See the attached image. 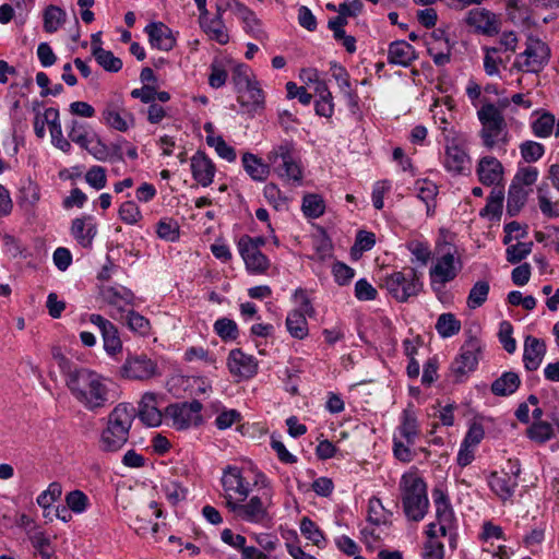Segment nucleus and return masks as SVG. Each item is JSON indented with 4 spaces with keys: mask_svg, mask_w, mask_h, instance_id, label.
<instances>
[{
    "mask_svg": "<svg viewBox=\"0 0 559 559\" xmlns=\"http://www.w3.org/2000/svg\"><path fill=\"white\" fill-rule=\"evenodd\" d=\"M550 48L537 37L530 36L525 50L519 53L514 61V68L526 73H538L548 63Z\"/></svg>",
    "mask_w": 559,
    "mask_h": 559,
    "instance_id": "obj_9",
    "label": "nucleus"
},
{
    "mask_svg": "<svg viewBox=\"0 0 559 559\" xmlns=\"http://www.w3.org/2000/svg\"><path fill=\"white\" fill-rule=\"evenodd\" d=\"M302 212L306 217L318 218L324 213V201L319 194H307L302 198Z\"/></svg>",
    "mask_w": 559,
    "mask_h": 559,
    "instance_id": "obj_51",
    "label": "nucleus"
},
{
    "mask_svg": "<svg viewBox=\"0 0 559 559\" xmlns=\"http://www.w3.org/2000/svg\"><path fill=\"white\" fill-rule=\"evenodd\" d=\"M64 501L68 508L75 514L84 513L91 506L87 495L79 489L68 492Z\"/></svg>",
    "mask_w": 559,
    "mask_h": 559,
    "instance_id": "obj_50",
    "label": "nucleus"
},
{
    "mask_svg": "<svg viewBox=\"0 0 559 559\" xmlns=\"http://www.w3.org/2000/svg\"><path fill=\"white\" fill-rule=\"evenodd\" d=\"M471 158L457 139L447 138L444 145V168L453 175H462L468 170Z\"/></svg>",
    "mask_w": 559,
    "mask_h": 559,
    "instance_id": "obj_17",
    "label": "nucleus"
},
{
    "mask_svg": "<svg viewBox=\"0 0 559 559\" xmlns=\"http://www.w3.org/2000/svg\"><path fill=\"white\" fill-rule=\"evenodd\" d=\"M162 489L166 499L173 506H176L180 501L185 500L188 495V489L177 480H169L165 483Z\"/></svg>",
    "mask_w": 559,
    "mask_h": 559,
    "instance_id": "obj_53",
    "label": "nucleus"
},
{
    "mask_svg": "<svg viewBox=\"0 0 559 559\" xmlns=\"http://www.w3.org/2000/svg\"><path fill=\"white\" fill-rule=\"evenodd\" d=\"M465 23L478 34L495 36L499 33L501 23L499 16L485 8H475L467 12Z\"/></svg>",
    "mask_w": 559,
    "mask_h": 559,
    "instance_id": "obj_16",
    "label": "nucleus"
},
{
    "mask_svg": "<svg viewBox=\"0 0 559 559\" xmlns=\"http://www.w3.org/2000/svg\"><path fill=\"white\" fill-rule=\"evenodd\" d=\"M417 198L425 204L432 203L438 194V186L428 179L417 180L415 183Z\"/></svg>",
    "mask_w": 559,
    "mask_h": 559,
    "instance_id": "obj_59",
    "label": "nucleus"
},
{
    "mask_svg": "<svg viewBox=\"0 0 559 559\" xmlns=\"http://www.w3.org/2000/svg\"><path fill=\"white\" fill-rule=\"evenodd\" d=\"M118 215L128 225H135L142 218V213L134 201L123 202L119 207Z\"/></svg>",
    "mask_w": 559,
    "mask_h": 559,
    "instance_id": "obj_61",
    "label": "nucleus"
},
{
    "mask_svg": "<svg viewBox=\"0 0 559 559\" xmlns=\"http://www.w3.org/2000/svg\"><path fill=\"white\" fill-rule=\"evenodd\" d=\"M546 354V344L544 341L532 335L526 336L524 341L523 362L528 371L537 370Z\"/></svg>",
    "mask_w": 559,
    "mask_h": 559,
    "instance_id": "obj_27",
    "label": "nucleus"
},
{
    "mask_svg": "<svg viewBox=\"0 0 559 559\" xmlns=\"http://www.w3.org/2000/svg\"><path fill=\"white\" fill-rule=\"evenodd\" d=\"M527 436L531 440L544 443L552 438L554 427L547 421L538 420L528 428Z\"/></svg>",
    "mask_w": 559,
    "mask_h": 559,
    "instance_id": "obj_55",
    "label": "nucleus"
},
{
    "mask_svg": "<svg viewBox=\"0 0 559 559\" xmlns=\"http://www.w3.org/2000/svg\"><path fill=\"white\" fill-rule=\"evenodd\" d=\"M61 371L72 396L88 412L98 413L114 402L107 379L95 370L71 366L62 357Z\"/></svg>",
    "mask_w": 559,
    "mask_h": 559,
    "instance_id": "obj_2",
    "label": "nucleus"
},
{
    "mask_svg": "<svg viewBox=\"0 0 559 559\" xmlns=\"http://www.w3.org/2000/svg\"><path fill=\"white\" fill-rule=\"evenodd\" d=\"M436 330L442 338L452 337L461 331V321L451 312L442 313L436 322Z\"/></svg>",
    "mask_w": 559,
    "mask_h": 559,
    "instance_id": "obj_40",
    "label": "nucleus"
},
{
    "mask_svg": "<svg viewBox=\"0 0 559 559\" xmlns=\"http://www.w3.org/2000/svg\"><path fill=\"white\" fill-rule=\"evenodd\" d=\"M85 150L99 162H106L111 159H116L119 162L123 160V155L120 146L115 145L112 150H110L100 140H97L95 144H88L87 148Z\"/></svg>",
    "mask_w": 559,
    "mask_h": 559,
    "instance_id": "obj_37",
    "label": "nucleus"
},
{
    "mask_svg": "<svg viewBox=\"0 0 559 559\" xmlns=\"http://www.w3.org/2000/svg\"><path fill=\"white\" fill-rule=\"evenodd\" d=\"M190 169L192 178L202 187H209L213 182L216 167L203 151H197L191 157Z\"/></svg>",
    "mask_w": 559,
    "mask_h": 559,
    "instance_id": "obj_21",
    "label": "nucleus"
},
{
    "mask_svg": "<svg viewBox=\"0 0 559 559\" xmlns=\"http://www.w3.org/2000/svg\"><path fill=\"white\" fill-rule=\"evenodd\" d=\"M526 201V192L520 187L511 185L508 193L507 209L511 215H515Z\"/></svg>",
    "mask_w": 559,
    "mask_h": 559,
    "instance_id": "obj_62",
    "label": "nucleus"
},
{
    "mask_svg": "<svg viewBox=\"0 0 559 559\" xmlns=\"http://www.w3.org/2000/svg\"><path fill=\"white\" fill-rule=\"evenodd\" d=\"M483 352L481 341L469 335L460 348V353L451 365L452 372L462 378L476 370Z\"/></svg>",
    "mask_w": 559,
    "mask_h": 559,
    "instance_id": "obj_12",
    "label": "nucleus"
},
{
    "mask_svg": "<svg viewBox=\"0 0 559 559\" xmlns=\"http://www.w3.org/2000/svg\"><path fill=\"white\" fill-rule=\"evenodd\" d=\"M555 128V117L545 112L532 122L533 134L537 138H548Z\"/></svg>",
    "mask_w": 559,
    "mask_h": 559,
    "instance_id": "obj_54",
    "label": "nucleus"
},
{
    "mask_svg": "<svg viewBox=\"0 0 559 559\" xmlns=\"http://www.w3.org/2000/svg\"><path fill=\"white\" fill-rule=\"evenodd\" d=\"M416 59L415 48L406 40H395L390 44L388 62L401 67H408Z\"/></svg>",
    "mask_w": 559,
    "mask_h": 559,
    "instance_id": "obj_29",
    "label": "nucleus"
},
{
    "mask_svg": "<svg viewBox=\"0 0 559 559\" xmlns=\"http://www.w3.org/2000/svg\"><path fill=\"white\" fill-rule=\"evenodd\" d=\"M103 300L110 307L109 314L114 320H123L129 311L128 307L134 305V294L129 288L117 286H104L100 288Z\"/></svg>",
    "mask_w": 559,
    "mask_h": 559,
    "instance_id": "obj_15",
    "label": "nucleus"
},
{
    "mask_svg": "<svg viewBox=\"0 0 559 559\" xmlns=\"http://www.w3.org/2000/svg\"><path fill=\"white\" fill-rule=\"evenodd\" d=\"M231 79L238 92L242 87H248L255 76L249 66L240 63L234 67Z\"/></svg>",
    "mask_w": 559,
    "mask_h": 559,
    "instance_id": "obj_57",
    "label": "nucleus"
},
{
    "mask_svg": "<svg viewBox=\"0 0 559 559\" xmlns=\"http://www.w3.org/2000/svg\"><path fill=\"white\" fill-rule=\"evenodd\" d=\"M484 70L489 76H499V66L502 63V59L499 56L501 48L498 47H485L484 48Z\"/></svg>",
    "mask_w": 559,
    "mask_h": 559,
    "instance_id": "obj_52",
    "label": "nucleus"
},
{
    "mask_svg": "<svg viewBox=\"0 0 559 559\" xmlns=\"http://www.w3.org/2000/svg\"><path fill=\"white\" fill-rule=\"evenodd\" d=\"M50 117L51 128L49 131L51 135V143L61 152L69 154L72 150V145L70 141L63 136L59 111H50Z\"/></svg>",
    "mask_w": 559,
    "mask_h": 559,
    "instance_id": "obj_35",
    "label": "nucleus"
},
{
    "mask_svg": "<svg viewBox=\"0 0 559 559\" xmlns=\"http://www.w3.org/2000/svg\"><path fill=\"white\" fill-rule=\"evenodd\" d=\"M145 34L148 36V41L152 48L168 51L175 46V38L171 31L162 22H152L144 28Z\"/></svg>",
    "mask_w": 559,
    "mask_h": 559,
    "instance_id": "obj_26",
    "label": "nucleus"
},
{
    "mask_svg": "<svg viewBox=\"0 0 559 559\" xmlns=\"http://www.w3.org/2000/svg\"><path fill=\"white\" fill-rule=\"evenodd\" d=\"M489 292H490V285H489L488 281H486V280L477 281L472 286V288L468 293V296L466 299L467 307L472 310L481 307L486 302Z\"/></svg>",
    "mask_w": 559,
    "mask_h": 559,
    "instance_id": "obj_38",
    "label": "nucleus"
},
{
    "mask_svg": "<svg viewBox=\"0 0 559 559\" xmlns=\"http://www.w3.org/2000/svg\"><path fill=\"white\" fill-rule=\"evenodd\" d=\"M228 371L239 379H251L258 373L259 364L254 356L246 354L241 348H234L227 356Z\"/></svg>",
    "mask_w": 559,
    "mask_h": 559,
    "instance_id": "obj_18",
    "label": "nucleus"
},
{
    "mask_svg": "<svg viewBox=\"0 0 559 559\" xmlns=\"http://www.w3.org/2000/svg\"><path fill=\"white\" fill-rule=\"evenodd\" d=\"M432 500L436 509V521L439 526V534L441 536H448V533L456 531L457 519L450 496L442 485H438L432 489Z\"/></svg>",
    "mask_w": 559,
    "mask_h": 559,
    "instance_id": "obj_11",
    "label": "nucleus"
},
{
    "mask_svg": "<svg viewBox=\"0 0 559 559\" xmlns=\"http://www.w3.org/2000/svg\"><path fill=\"white\" fill-rule=\"evenodd\" d=\"M520 384L521 379L516 372L504 371L491 383L490 390L496 396H509L516 392Z\"/></svg>",
    "mask_w": 559,
    "mask_h": 559,
    "instance_id": "obj_33",
    "label": "nucleus"
},
{
    "mask_svg": "<svg viewBox=\"0 0 559 559\" xmlns=\"http://www.w3.org/2000/svg\"><path fill=\"white\" fill-rule=\"evenodd\" d=\"M227 8L242 22L246 33L257 39L262 37L263 29L261 21L250 8L239 0H228Z\"/></svg>",
    "mask_w": 559,
    "mask_h": 559,
    "instance_id": "obj_22",
    "label": "nucleus"
},
{
    "mask_svg": "<svg viewBox=\"0 0 559 559\" xmlns=\"http://www.w3.org/2000/svg\"><path fill=\"white\" fill-rule=\"evenodd\" d=\"M64 20V10L56 5H49L44 12V29L47 33H55L63 24Z\"/></svg>",
    "mask_w": 559,
    "mask_h": 559,
    "instance_id": "obj_48",
    "label": "nucleus"
},
{
    "mask_svg": "<svg viewBox=\"0 0 559 559\" xmlns=\"http://www.w3.org/2000/svg\"><path fill=\"white\" fill-rule=\"evenodd\" d=\"M102 119L106 126L119 132H126L134 126L133 115L117 103H108L105 106Z\"/></svg>",
    "mask_w": 559,
    "mask_h": 559,
    "instance_id": "obj_20",
    "label": "nucleus"
},
{
    "mask_svg": "<svg viewBox=\"0 0 559 559\" xmlns=\"http://www.w3.org/2000/svg\"><path fill=\"white\" fill-rule=\"evenodd\" d=\"M157 236L166 241L175 242L179 239V225L170 218H163L157 223Z\"/></svg>",
    "mask_w": 559,
    "mask_h": 559,
    "instance_id": "obj_56",
    "label": "nucleus"
},
{
    "mask_svg": "<svg viewBox=\"0 0 559 559\" xmlns=\"http://www.w3.org/2000/svg\"><path fill=\"white\" fill-rule=\"evenodd\" d=\"M381 281L382 287L397 302H407L424 289L423 274L411 266L388 273Z\"/></svg>",
    "mask_w": 559,
    "mask_h": 559,
    "instance_id": "obj_8",
    "label": "nucleus"
},
{
    "mask_svg": "<svg viewBox=\"0 0 559 559\" xmlns=\"http://www.w3.org/2000/svg\"><path fill=\"white\" fill-rule=\"evenodd\" d=\"M238 251L249 274H263L269 269L270 260L261 250L238 247Z\"/></svg>",
    "mask_w": 559,
    "mask_h": 559,
    "instance_id": "obj_31",
    "label": "nucleus"
},
{
    "mask_svg": "<svg viewBox=\"0 0 559 559\" xmlns=\"http://www.w3.org/2000/svg\"><path fill=\"white\" fill-rule=\"evenodd\" d=\"M406 249L412 254V263H418L424 266L431 259V249L430 245L426 240L412 239L405 243Z\"/></svg>",
    "mask_w": 559,
    "mask_h": 559,
    "instance_id": "obj_36",
    "label": "nucleus"
},
{
    "mask_svg": "<svg viewBox=\"0 0 559 559\" xmlns=\"http://www.w3.org/2000/svg\"><path fill=\"white\" fill-rule=\"evenodd\" d=\"M463 267L461 255L455 245L443 241L436 246V258L429 269L430 288L438 299L445 293L448 283L454 281Z\"/></svg>",
    "mask_w": 559,
    "mask_h": 559,
    "instance_id": "obj_5",
    "label": "nucleus"
},
{
    "mask_svg": "<svg viewBox=\"0 0 559 559\" xmlns=\"http://www.w3.org/2000/svg\"><path fill=\"white\" fill-rule=\"evenodd\" d=\"M93 57L108 72H118L122 68L121 59L116 57L110 50H105L102 46L94 47Z\"/></svg>",
    "mask_w": 559,
    "mask_h": 559,
    "instance_id": "obj_42",
    "label": "nucleus"
},
{
    "mask_svg": "<svg viewBox=\"0 0 559 559\" xmlns=\"http://www.w3.org/2000/svg\"><path fill=\"white\" fill-rule=\"evenodd\" d=\"M31 544L41 559H51L53 549L50 537L43 531H36L28 535Z\"/></svg>",
    "mask_w": 559,
    "mask_h": 559,
    "instance_id": "obj_43",
    "label": "nucleus"
},
{
    "mask_svg": "<svg viewBox=\"0 0 559 559\" xmlns=\"http://www.w3.org/2000/svg\"><path fill=\"white\" fill-rule=\"evenodd\" d=\"M533 242H518L507 248V261L516 264L525 259L532 251Z\"/></svg>",
    "mask_w": 559,
    "mask_h": 559,
    "instance_id": "obj_64",
    "label": "nucleus"
},
{
    "mask_svg": "<svg viewBox=\"0 0 559 559\" xmlns=\"http://www.w3.org/2000/svg\"><path fill=\"white\" fill-rule=\"evenodd\" d=\"M299 528L301 535L313 545L319 548H323L325 546L326 540L323 532L310 518L304 516L300 520Z\"/></svg>",
    "mask_w": 559,
    "mask_h": 559,
    "instance_id": "obj_41",
    "label": "nucleus"
},
{
    "mask_svg": "<svg viewBox=\"0 0 559 559\" xmlns=\"http://www.w3.org/2000/svg\"><path fill=\"white\" fill-rule=\"evenodd\" d=\"M71 235L83 248H92L97 235V224L92 215L76 217L71 223Z\"/></svg>",
    "mask_w": 559,
    "mask_h": 559,
    "instance_id": "obj_24",
    "label": "nucleus"
},
{
    "mask_svg": "<svg viewBox=\"0 0 559 559\" xmlns=\"http://www.w3.org/2000/svg\"><path fill=\"white\" fill-rule=\"evenodd\" d=\"M401 500L408 521L420 522L429 510L427 484L416 473H405L400 481Z\"/></svg>",
    "mask_w": 559,
    "mask_h": 559,
    "instance_id": "obj_6",
    "label": "nucleus"
},
{
    "mask_svg": "<svg viewBox=\"0 0 559 559\" xmlns=\"http://www.w3.org/2000/svg\"><path fill=\"white\" fill-rule=\"evenodd\" d=\"M476 174L485 186H498L503 179V166L498 158L487 155L479 158Z\"/></svg>",
    "mask_w": 559,
    "mask_h": 559,
    "instance_id": "obj_23",
    "label": "nucleus"
},
{
    "mask_svg": "<svg viewBox=\"0 0 559 559\" xmlns=\"http://www.w3.org/2000/svg\"><path fill=\"white\" fill-rule=\"evenodd\" d=\"M503 191L501 189L496 190L493 189L490 192V195L488 197L486 206L481 210L480 215L481 216H492L497 217L501 214L502 211V203H503Z\"/></svg>",
    "mask_w": 559,
    "mask_h": 559,
    "instance_id": "obj_60",
    "label": "nucleus"
},
{
    "mask_svg": "<svg viewBox=\"0 0 559 559\" xmlns=\"http://www.w3.org/2000/svg\"><path fill=\"white\" fill-rule=\"evenodd\" d=\"M397 432L399 437L407 442V444H414L416 438L419 436V424L412 405H408V407L403 411Z\"/></svg>",
    "mask_w": 559,
    "mask_h": 559,
    "instance_id": "obj_30",
    "label": "nucleus"
},
{
    "mask_svg": "<svg viewBox=\"0 0 559 559\" xmlns=\"http://www.w3.org/2000/svg\"><path fill=\"white\" fill-rule=\"evenodd\" d=\"M266 158L281 179L297 185L301 183L302 166L293 141L285 139L273 145Z\"/></svg>",
    "mask_w": 559,
    "mask_h": 559,
    "instance_id": "obj_7",
    "label": "nucleus"
},
{
    "mask_svg": "<svg viewBox=\"0 0 559 559\" xmlns=\"http://www.w3.org/2000/svg\"><path fill=\"white\" fill-rule=\"evenodd\" d=\"M61 485L53 481L37 497L36 502L40 508L47 509L61 497Z\"/></svg>",
    "mask_w": 559,
    "mask_h": 559,
    "instance_id": "obj_63",
    "label": "nucleus"
},
{
    "mask_svg": "<svg viewBox=\"0 0 559 559\" xmlns=\"http://www.w3.org/2000/svg\"><path fill=\"white\" fill-rule=\"evenodd\" d=\"M202 403L198 400L174 403L165 408V417L171 419L176 429L183 430L190 426H199L202 423Z\"/></svg>",
    "mask_w": 559,
    "mask_h": 559,
    "instance_id": "obj_13",
    "label": "nucleus"
},
{
    "mask_svg": "<svg viewBox=\"0 0 559 559\" xmlns=\"http://www.w3.org/2000/svg\"><path fill=\"white\" fill-rule=\"evenodd\" d=\"M90 127L86 122L72 119L69 123L68 136L70 141L78 144L82 148H87L88 144H92L90 140Z\"/></svg>",
    "mask_w": 559,
    "mask_h": 559,
    "instance_id": "obj_39",
    "label": "nucleus"
},
{
    "mask_svg": "<svg viewBox=\"0 0 559 559\" xmlns=\"http://www.w3.org/2000/svg\"><path fill=\"white\" fill-rule=\"evenodd\" d=\"M120 376L128 380L145 381L159 376V370L157 362L145 354H128Z\"/></svg>",
    "mask_w": 559,
    "mask_h": 559,
    "instance_id": "obj_14",
    "label": "nucleus"
},
{
    "mask_svg": "<svg viewBox=\"0 0 559 559\" xmlns=\"http://www.w3.org/2000/svg\"><path fill=\"white\" fill-rule=\"evenodd\" d=\"M214 332L225 342L235 341L239 336V330L236 321L223 317L213 324Z\"/></svg>",
    "mask_w": 559,
    "mask_h": 559,
    "instance_id": "obj_45",
    "label": "nucleus"
},
{
    "mask_svg": "<svg viewBox=\"0 0 559 559\" xmlns=\"http://www.w3.org/2000/svg\"><path fill=\"white\" fill-rule=\"evenodd\" d=\"M294 297L296 300H300V307L288 312L285 324L292 337L304 340L309 333L306 316H312L314 309L302 288L296 289Z\"/></svg>",
    "mask_w": 559,
    "mask_h": 559,
    "instance_id": "obj_10",
    "label": "nucleus"
},
{
    "mask_svg": "<svg viewBox=\"0 0 559 559\" xmlns=\"http://www.w3.org/2000/svg\"><path fill=\"white\" fill-rule=\"evenodd\" d=\"M100 334L104 342V349L109 356H115L121 352L122 342L114 323L108 326V329H104Z\"/></svg>",
    "mask_w": 559,
    "mask_h": 559,
    "instance_id": "obj_49",
    "label": "nucleus"
},
{
    "mask_svg": "<svg viewBox=\"0 0 559 559\" xmlns=\"http://www.w3.org/2000/svg\"><path fill=\"white\" fill-rule=\"evenodd\" d=\"M123 321L126 322L127 326L132 331L133 333H136L141 336H146L150 334L151 331V323L148 319H146L144 316L140 314L139 312L134 310H129Z\"/></svg>",
    "mask_w": 559,
    "mask_h": 559,
    "instance_id": "obj_47",
    "label": "nucleus"
},
{
    "mask_svg": "<svg viewBox=\"0 0 559 559\" xmlns=\"http://www.w3.org/2000/svg\"><path fill=\"white\" fill-rule=\"evenodd\" d=\"M518 473L492 472L488 477V486L503 501L512 498L518 487Z\"/></svg>",
    "mask_w": 559,
    "mask_h": 559,
    "instance_id": "obj_25",
    "label": "nucleus"
},
{
    "mask_svg": "<svg viewBox=\"0 0 559 559\" xmlns=\"http://www.w3.org/2000/svg\"><path fill=\"white\" fill-rule=\"evenodd\" d=\"M134 417L135 412L130 404L116 405L106 417V425L98 438V449L105 453L120 451L129 440Z\"/></svg>",
    "mask_w": 559,
    "mask_h": 559,
    "instance_id": "obj_4",
    "label": "nucleus"
},
{
    "mask_svg": "<svg viewBox=\"0 0 559 559\" xmlns=\"http://www.w3.org/2000/svg\"><path fill=\"white\" fill-rule=\"evenodd\" d=\"M477 119L480 123L478 136L481 145L487 151L504 154L510 143L511 134L500 108L493 103L486 100L477 109Z\"/></svg>",
    "mask_w": 559,
    "mask_h": 559,
    "instance_id": "obj_3",
    "label": "nucleus"
},
{
    "mask_svg": "<svg viewBox=\"0 0 559 559\" xmlns=\"http://www.w3.org/2000/svg\"><path fill=\"white\" fill-rule=\"evenodd\" d=\"M206 144L213 147L216 154L229 162L233 163L237 158L236 151L233 146L226 143V141L221 135L209 134L206 135Z\"/></svg>",
    "mask_w": 559,
    "mask_h": 559,
    "instance_id": "obj_46",
    "label": "nucleus"
},
{
    "mask_svg": "<svg viewBox=\"0 0 559 559\" xmlns=\"http://www.w3.org/2000/svg\"><path fill=\"white\" fill-rule=\"evenodd\" d=\"M392 513L386 510L381 499L371 497L368 501V521L373 525H381L389 522Z\"/></svg>",
    "mask_w": 559,
    "mask_h": 559,
    "instance_id": "obj_44",
    "label": "nucleus"
},
{
    "mask_svg": "<svg viewBox=\"0 0 559 559\" xmlns=\"http://www.w3.org/2000/svg\"><path fill=\"white\" fill-rule=\"evenodd\" d=\"M238 93V102L242 107L257 109L264 104V94L257 80L252 81L248 87H242Z\"/></svg>",
    "mask_w": 559,
    "mask_h": 559,
    "instance_id": "obj_34",
    "label": "nucleus"
},
{
    "mask_svg": "<svg viewBox=\"0 0 559 559\" xmlns=\"http://www.w3.org/2000/svg\"><path fill=\"white\" fill-rule=\"evenodd\" d=\"M163 396L154 392H145L138 406L140 420L148 427H157L163 421V414L159 409Z\"/></svg>",
    "mask_w": 559,
    "mask_h": 559,
    "instance_id": "obj_19",
    "label": "nucleus"
},
{
    "mask_svg": "<svg viewBox=\"0 0 559 559\" xmlns=\"http://www.w3.org/2000/svg\"><path fill=\"white\" fill-rule=\"evenodd\" d=\"M241 163L248 176L258 182H263L270 175V163L265 164L260 157L252 153H245L241 157Z\"/></svg>",
    "mask_w": 559,
    "mask_h": 559,
    "instance_id": "obj_32",
    "label": "nucleus"
},
{
    "mask_svg": "<svg viewBox=\"0 0 559 559\" xmlns=\"http://www.w3.org/2000/svg\"><path fill=\"white\" fill-rule=\"evenodd\" d=\"M221 485L225 507L239 521L250 524H265L271 521L275 489L272 480L260 469L253 473L252 483L238 465L223 468Z\"/></svg>",
    "mask_w": 559,
    "mask_h": 559,
    "instance_id": "obj_1",
    "label": "nucleus"
},
{
    "mask_svg": "<svg viewBox=\"0 0 559 559\" xmlns=\"http://www.w3.org/2000/svg\"><path fill=\"white\" fill-rule=\"evenodd\" d=\"M199 23L202 31L211 40L225 45L229 40V35L222 16L210 17L209 12L199 15Z\"/></svg>",
    "mask_w": 559,
    "mask_h": 559,
    "instance_id": "obj_28",
    "label": "nucleus"
},
{
    "mask_svg": "<svg viewBox=\"0 0 559 559\" xmlns=\"http://www.w3.org/2000/svg\"><path fill=\"white\" fill-rule=\"evenodd\" d=\"M520 153L526 163H535L545 154V146L535 141H524L520 144Z\"/></svg>",
    "mask_w": 559,
    "mask_h": 559,
    "instance_id": "obj_58",
    "label": "nucleus"
}]
</instances>
